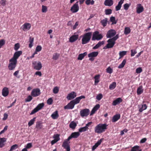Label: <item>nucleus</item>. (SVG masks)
Masks as SVG:
<instances>
[{"instance_id": "obj_59", "label": "nucleus", "mask_w": 151, "mask_h": 151, "mask_svg": "<svg viewBox=\"0 0 151 151\" xmlns=\"http://www.w3.org/2000/svg\"><path fill=\"white\" fill-rule=\"evenodd\" d=\"M20 47L19 44L18 43H16L15 44L14 49L16 51H17Z\"/></svg>"}, {"instance_id": "obj_25", "label": "nucleus", "mask_w": 151, "mask_h": 151, "mask_svg": "<svg viewBox=\"0 0 151 151\" xmlns=\"http://www.w3.org/2000/svg\"><path fill=\"white\" fill-rule=\"evenodd\" d=\"M100 107V105L99 104H96L92 109L90 113V115H93L95 113V112L97 111Z\"/></svg>"}, {"instance_id": "obj_21", "label": "nucleus", "mask_w": 151, "mask_h": 151, "mask_svg": "<svg viewBox=\"0 0 151 151\" xmlns=\"http://www.w3.org/2000/svg\"><path fill=\"white\" fill-rule=\"evenodd\" d=\"M78 35H74L70 37L69 41L70 42H73L76 41L78 38Z\"/></svg>"}, {"instance_id": "obj_1", "label": "nucleus", "mask_w": 151, "mask_h": 151, "mask_svg": "<svg viewBox=\"0 0 151 151\" xmlns=\"http://www.w3.org/2000/svg\"><path fill=\"white\" fill-rule=\"evenodd\" d=\"M108 125L106 124H99L94 128V132L95 133L101 134L104 132L107 129Z\"/></svg>"}, {"instance_id": "obj_48", "label": "nucleus", "mask_w": 151, "mask_h": 151, "mask_svg": "<svg viewBox=\"0 0 151 151\" xmlns=\"http://www.w3.org/2000/svg\"><path fill=\"white\" fill-rule=\"evenodd\" d=\"M60 134H56L54 135L53 137L54 138V139L57 141H58L60 140Z\"/></svg>"}, {"instance_id": "obj_13", "label": "nucleus", "mask_w": 151, "mask_h": 151, "mask_svg": "<svg viewBox=\"0 0 151 151\" xmlns=\"http://www.w3.org/2000/svg\"><path fill=\"white\" fill-rule=\"evenodd\" d=\"M89 110L88 109H85L81 110L80 111V115L82 117L87 116L89 112Z\"/></svg>"}, {"instance_id": "obj_17", "label": "nucleus", "mask_w": 151, "mask_h": 151, "mask_svg": "<svg viewBox=\"0 0 151 151\" xmlns=\"http://www.w3.org/2000/svg\"><path fill=\"white\" fill-rule=\"evenodd\" d=\"M76 93L74 91H72L68 95L66 98L68 100H71L76 97Z\"/></svg>"}, {"instance_id": "obj_54", "label": "nucleus", "mask_w": 151, "mask_h": 151, "mask_svg": "<svg viewBox=\"0 0 151 151\" xmlns=\"http://www.w3.org/2000/svg\"><path fill=\"white\" fill-rule=\"evenodd\" d=\"M59 91V90L57 86H56L53 89V93L55 94L57 93Z\"/></svg>"}, {"instance_id": "obj_39", "label": "nucleus", "mask_w": 151, "mask_h": 151, "mask_svg": "<svg viewBox=\"0 0 151 151\" xmlns=\"http://www.w3.org/2000/svg\"><path fill=\"white\" fill-rule=\"evenodd\" d=\"M77 126L76 124L74 122H70L69 125V127L72 129H74Z\"/></svg>"}, {"instance_id": "obj_41", "label": "nucleus", "mask_w": 151, "mask_h": 151, "mask_svg": "<svg viewBox=\"0 0 151 151\" xmlns=\"http://www.w3.org/2000/svg\"><path fill=\"white\" fill-rule=\"evenodd\" d=\"M147 106L146 104H144L142 105V107L139 108V111L140 112H142L143 110L146 109L147 108Z\"/></svg>"}, {"instance_id": "obj_33", "label": "nucleus", "mask_w": 151, "mask_h": 151, "mask_svg": "<svg viewBox=\"0 0 151 151\" xmlns=\"http://www.w3.org/2000/svg\"><path fill=\"white\" fill-rule=\"evenodd\" d=\"M34 40V38L33 37H30L29 38V47L30 48H31L33 46V42Z\"/></svg>"}, {"instance_id": "obj_14", "label": "nucleus", "mask_w": 151, "mask_h": 151, "mask_svg": "<svg viewBox=\"0 0 151 151\" xmlns=\"http://www.w3.org/2000/svg\"><path fill=\"white\" fill-rule=\"evenodd\" d=\"M31 24L28 23H24L21 27V29L24 31H26L29 30L31 27Z\"/></svg>"}, {"instance_id": "obj_16", "label": "nucleus", "mask_w": 151, "mask_h": 151, "mask_svg": "<svg viewBox=\"0 0 151 151\" xmlns=\"http://www.w3.org/2000/svg\"><path fill=\"white\" fill-rule=\"evenodd\" d=\"M75 104L72 101H71L68 104L64 107L65 109H72L74 107Z\"/></svg>"}, {"instance_id": "obj_22", "label": "nucleus", "mask_w": 151, "mask_h": 151, "mask_svg": "<svg viewBox=\"0 0 151 151\" xmlns=\"http://www.w3.org/2000/svg\"><path fill=\"white\" fill-rule=\"evenodd\" d=\"M137 12L138 14H139L144 11V8L141 4H138L137 5Z\"/></svg>"}, {"instance_id": "obj_35", "label": "nucleus", "mask_w": 151, "mask_h": 151, "mask_svg": "<svg viewBox=\"0 0 151 151\" xmlns=\"http://www.w3.org/2000/svg\"><path fill=\"white\" fill-rule=\"evenodd\" d=\"M87 55L86 52H84L83 53L80 54L78 56V60H81L85 56Z\"/></svg>"}, {"instance_id": "obj_40", "label": "nucleus", "mask_w": 151, "mask_h": 151, "mask_svg": "<svg viewBox=\"0 0 151 151\" xmlns=\"http://www.w3.org/2000/svg\"><path fill=\"white\" fill-rule=\"evenodd\" d=\"M88 129V128H87V127L85 126L83 127L80 128L78 129V132H85L87 131Z\"/></svg>"}, {"instance_id": "obj_29", "label": "nucleus", "mask_w": 151, "mask_h": 151, "mask_svg": "<svg viewBox=\"0 0 151 151\" xmlns=\"http://www.w3.org/2000/svg\"><path fill=\"white\" fill-rule=\"evenodd\" d=\"M59 115L58 113V111H56L53 112L51 115V117L54 119H56L59 117Z\"/></svg>"}, {"instance_id": "obj_3", "label": "nucleus", "mask_w": 151, "mask_h": 151, "mask_svg": "<svg viewBox=\"0 0 151 151\" xmlns=\"http://www.w3.org/2000/svg\"><path fill=\"white\" fill-rule=\"evenodd\" d=\"M92 35L91 32H88L85 33L82 36L81 40L82 44L84 45L88 43L91 40Z\"/></svg>"}, {"instance_id": "obj_36", "label": "nucleus", "mask_w": 151, "mask_h": 151, "mask_svg": "<svg viewBox=\"0 0 151 151\" xmlns=\"http://www.w3.org/2000/svg\"><path fill=\"white\" fill-rule=\"evenodd\" d=\"M142 88V86H140L138 87L137 90V93L138 95H140L143 92V89Z\"/></svg>"}, {"instance_id": "obj_32", "label": "nucleus", "mask_w": 151, "mask_h": 151, "mask_svg": "<svg viewBox=\"0 0 151 151\" xmlns=\"http://www.w3.org/2000/svg\"><path fill=\"white\" fill-rule=\"evenodd\" d=\"M142 150L140 147L138 145H135L132 147L130 151H142Z\"/></svg>"}, {"instance_id": "obj_42", "label": "nucleus", "mask_w": 151, "mask_h": 151, "mask_svg": "<svg viewBox=\"0 0 151 151\" xmlns=\"http://www.w3.org/2000/svg\"><path fill=\"white\" fill-rule=\"evenodd\" d=\"M126 63V59H124L123 60L122 63L120 64L119 66H118V68H119L120 69L124 67V65H125Z\"/></svg>"}, {"instance_id": "obj_60", "label": "nucleus", "mask_w": 151, "mask_h": 151, "mask_svg": "<svg viewBox=\"0 0 151 151\" xmlns=\"http://www.w3.org/2000/svg\"><path fill=\"white\" fill-rule=\"evenodd\" d=\"M142 71V70L141 68L139 67L136 69V73H139Z\"/></svg>"}, {"instance_id": "obj_55", "label": "nucleus", "mask_w": 151, "mask_h": 151, "mask_svg": "<svg viewBox=\"0 0 151 151\" xmlns=\"http://www.w3.org/2000/svg\"><path fill=\"white\" fill-rule=\"evenodd\" d=\"M130 4H129L127 3L125 4L124 5V9L125 10H127L129 8L130 6Z\"/></svg>"}, {"instance_id": "obj_44", "label": "nucleus", "mask_w": 151, "mask_h": 151, "mask_svg": "<svg viewBox=\"0 0 151 151\" xmlns=\"http://www.w3.org/2000/svg\"><path fill=\"white\" fill-rule=\"evenodd\" d=\"M127 52L126 51H120L119 52V59L123 57L124 56L126 55L127 54Z\"/></svg>"}, {"instance_id": "obj_11", "label": "nucleus", "mask_w": 151, "mask_h": 151, "mask_svg": "<svg viewBox=\"0 0 151 151\" xmlns=\"http://www.w3.org/2000/svg\"><path fill=\"white\" fill-rule=\"evenodd\" d=\"M40 91L38 88L34 89L31 92V94L32 96L35 97L39 96L40 94Z\"/></svg>"}, {"instance_id": "obj_51", "label": "nucleus", "mask_w": 151, "mask_h": 151, "mask_svg": "<svg viewBox=\"0 0 151 151\" xmlns=\"http://www.w3.org/2000/svg\"><path fill=\"white\" fill-rule=\"evenodd\" d=\"M18 147L17 145L15 144L12 146L9 151H12L17 149Z\"/></svg>"}, {"instance_id": "obj_58", "label": "nucleus", "mask_w": 151, "mask_h": 151, "mask_svg": "<svg viewBox=\"0 0 151 151\" xmlns=\"http://www.w3.org/2000/svg\"><path fill=\"white\" fill-rule=\"evenodd\" d=\"M106 72L109 74L113 72V70L110 67H108L106 69Z\"/></svg>"}, {"instance_id": "obj_10", "label": "nucleus", "mask_w": 151, "mask_h": 151, "mask_svg": "<svg viewBox=\"0 0 151 151\" xmlns=\"http://www.w3.org/2000/svg\"><path fill=\"white\" fill-rule=\"evenodd\" d=\"M116 31L114 29H111L109 30L107 32L106 37L107 38H111L114 37L116 34Z\"/></svg>"}, {"instance_id": "obj_34", "label": "nucleus", "mask_w": 151, "mask_h": 151, "mask_svg": "<svg viewBox=\"0 0 151 151\" xmlns=\"http://www.w3.org/2000/svg\"><path fill=\"white\" fill-rule=\"evenodd\" d=\"M107 22L108 19L106 18L101 21V23L103 27H105L107 24Z\"/></svg>"}, {"instance_id": "obj_19", "label": "nucleus", "mask_w": 151, "mask_h": 151, "mask_svg": "<svg viewBox=\"0 0 151 151\" xmlns=\"http://www.w3.org/2000/svg\"><path fill=\"white\" fill-rule=\"evenodd\" d=\"M85 98L84 96H80L76 98L75 99L72 100V101L75 105L78 104L80 100L82 99H85Z\"/></svg>"}, {"instance_id": "obj_4", "label": "nucleus", "mask_w": 151, "mask_h": 151, "mask_svg": "<svg viewBox=\"0 0 151 151\" xmlns=\"http://www.w3.org/2000/svg\"><path fill=\"white\" fill-rule=\"evenodd\" d=\"M103 38V36L101 34H99V31H96L94 32L92 35L91 40L93 41L99 40Z\"/></svg>"}, {"instance_id": "obj_8", "label": "nucleus", "mask_w": 151, "mask_h": 151, "mask_svg": "<svg viewBox=\"0 0 151 151\" xmlns=\"http://www.w3.org/2000/svg\"><path fill=\"white\" fill-rule=\"evenodd\" d=\"M79 1H77L71 8L70 10L72 13L77 12L79 10V7L78 5Z\"/></svg>"}, {"instance_id": "obj_23", "label": "nucleus", "mask_w": 151, "mask_h": 151, "mask_svg": "<svg viewBox=\"0 0 151 151\" xmlns=\"http://www.w3.org/2000/svg\"><path fill=\"white\" fill-rule=\"evenodd\" d=\"M122 101V99L121 98H118L115 100H114L112 103L113 106H116V105L119 104Z\"/></svg>"}, {"instance_id": "obj_28", "label": "nucleus", "mask_w": 151, "mask_h": 151, "mask_svg": "<svg viewBox=\"0 0 151 151\" xmlns=\"http://www.w3.org/2000/svg\"><path fill=\"white\" fill-rule=\"evenodd\" d=\"M98 52H93L88 54V57L89 58L95 57L98 55Z\"/></svg>"}, {"instance_id": "obj_57", "label": "nucleus", "mask_w": 151, "mask_h": 151, "mask_svg": "<svg viewBox=\"0 0 151 151\" xmlns=\"http://www.w3.org/2000/svg\"><path fill=\"white\" fill-rule=\"evenodd\" d=\"M103 98V95L102 94L99 93L96 96V99L98 100H100Z\"/></svg>"}, {"instance_id": "obj_53", "label": "nucleus", "mask_w": 151, "mask_h": 151, "mask_svg": "<svg viewBox=\"0 0 151 151\" xmlns=\"http://www.w3.org/2000/svg\"><path fill=\"white\" fill-rule=\"evenodd\" d=\"M47 11V7L44 5L42 6V12L45 13Z\"/></svg>"}, {"instance_id": "obj_63", "label": "nucleus", "mask_w": 151, "mask_h": 151, "mask_svg": "<svg viewBox=\"0 0 151 151\" xmlns=\"http://www.w3.org/2000/svg\"><path fill=\"white\" fill-rule=\"evenodd\" d=\"M42 49L41 46L40 45H38L36 48L35 50L36 51L40 52Z\"/></svg>"}, {"instance_id": "obj_52", "label": "nucleus", "mask_w": 151, "mask_h": 151, "mask_svg": "<svg viewBox=\"0 0 151 151\" xmlns=\"http://www.w3.org/2000/svg\"><path fill=\"white\" fill-rule=\"evenodd\" d=\"M32 99V96L29 95L28 96L26 99H25V102H30Z\"/></svg>"}, {"instance_id": "obj_7", "label": "nucleus", "mask_w": 151, "mask_h": 151, "mask_svg": "<svg viewBox=\"0 0 151 151\" xmlns=\"http://www.w3.org/2000/svg\"><path fill=\"white\" fill-rule=\"evenodd\" d=\"M70 140H68V138L65 139L63 141L62 146L64 149H66V151H70V148L69 144L70 142Z\"/></svg>"}, {"instance_id": "obj_27", "label": "nucleus", "mask_w": 151, "mask_h": 151, "mask_svg": "<svg viewBox=\"0 0 151 151\" xmlns=\"http://www.w3.org/2000/svg\"><path fill=\"white\" fill-rule=\"evenodd\" d=\"M124 0H121L118 3V4L115 7V10L116 11L120 10L122 7V5L123 3Z\"/></svg>"}, {"instance_id": "obj_20", "label": "nucleus", "mask_w": 151, "mask_h": 151, "mask_svg": "<svg viewBox=\"0 0 151 151\" xmlns=\"http://www.w3.org/2000/svg\"><path fill=\"white\" fill-rule=\"evenodd\" d=\"M104 140L103 138H101L100 139V140H99L94 145H93L92 148V151L94 150L95 149H96L97 147L98 146L100 145L103 140Z\"/></svg>"}, {"instance_id": "obj_24", "label": "nucleus", "mask_w": 151, "mask_h": 151, "mask_svg": "<svg viewBox=\"0 0 151 151\" xmlns=\"http://www.w3.org/2000/svg\"><path fill=\"white\" fill-rule=\"evenodd\" d=\"M114 4L113 0H105L104 4L106 6H112Z\"/></svg>"}, {"instance_id": "obj_38", "label": "nucleus", "mask_w": 151, "mask_h": 151, "mask_svg": "<svg viewBox=\"0 0 151 151\" xmlns=\"http://www.w3.org/2000/svg\"><path fill=\"white\" fill-rule=\"evenodd\" d=\"M42 124L41 122H37L36 123V128L38 129H41L42 127Z\"/></svg>"}, {"instance_id": "obj_56", "label": "nucleus", "mask_w": 151, "mask_h": 151, "mask_svg": "<svg viewBox=\"0 0 151 151\" xmlns=\"http://www.w3.org/2000/svg\"><path fill=\"white\" fill-rule=\"evenodd\" d=\"M131 57L134 56L135 54L137 53V52L135 50H131Z\"/></svg>"}, {"instance_id": "obj_9", "label": "nucleus", "mask_w": 151, "mask_h": 151, "mask_svg": "<svg viewBox=\"0 0 151 151\" xmlns=\"http://www.w3.org/2000/svg\"><path fill=\"white\" fill-rule=\"evenodd\" d=\"M32 64L34 68L36 70H40L42 68V64L40 61H34L32 63Z\"/></svg>"}, {"instance_id": "obj_46", "label": "nucleus", "mask_w": 151, "mask_h": 151, "mask_svg": "<svg viewBox=\"0 0 151 151\" xmlns=\"http://www.w3.org/2000/svg\"><path fill=\"white\" fill-rule=\"evenodd\" d=\"M59 56V54L56 53L53 54L52 58L54 60H56L58 58Z\"/></svg>"}, {"instance_id": "obj_37", "label": "nucleus", "mask_w": 151, "mask_h": 151, "mask_svg": "<svg viewBox=\"0 0 151 151\" xmlns=\"http://www.w3.org/2000/svg\"><path fill=\"white\" fill-rule=\"evenodd\" d=\"M100 75H96L94 77L95 79V85H97V83L99 82V79L100 78Z\"/></svg>"}, {"instance_id": "obj_64", "label": "nucleus", "mask_w": 151, "mask_h": 151, "mask_svg": "<svg viewBox=\"0 0 151 151\" xmlns=\"http://www.w3.org/2000/svg\"><path fill=\"white\" fill-rule=\"evenodd\" d=\"M6 0H1L0 3L3 6H4L6 4Z\"/></svg>"}, {"instance_id": "obj_15", "label": "nucleus", "mask_w": 151, "mask_h": 151, "mask_svg": "<svg viewBox=\"0 0 151 151\" xmlns=\"http://www.w3.org/2000/svg\"><path fill=\"white\" fill-rule=\"evenodd\" d=\"M80 135V133L78 132H75L71 133L70 136L68 138V140H70L72 138H77Z\"/></svg>"}, {"instance_id": "obj_2", "label": "nucleus", "mask_w": 151, "mask_h": 151, "mask_svg": "<svg viewBox=\"0 0 151 151\" xmlns=\"http://www.w3.org/2000/svg\"><path fill=\"white\" fill-rule=\"evenodd\" d=\"M119 37V35L117 34L112 38L109 39L107 41L108 43L106 46V48H111L113 47L115 44V41Z\"/></svg>"}, {"instance_id": "obj_31", "label": "nucleus", "mask_w": 151, "mask_h": 151, "mask_svg": "<svg viewBox=\"0 0 151 151\" xmlns=\"http://www.w3.org/2000/svg\"><path fill=\"white\" fill-rule=\"evenodd\" d=\"M6 141V139L5 138H0V147L2 148L4 147L5 144L4 143Z\"/></svg>"}, {"instance_id": "obj_30", "label": "nucleus", "mask_w": 151, "mask_h": 151, "mask_svg": "<svg viewBox=\"0 0 151 151\" xmlns=\"http://www.w3.org/2000/svg\"><path fill=\"white\" fill-rule=\"evenodd\" d=\"M104 41H99L95 46L93 47V49H98L104 44Z\"/></svg>"}, {"instance_id": "obj_62", "label": "nucleus", "mask_w": 151, "mask_h": 151, "mask_svg": "<svg viewBox=\"0 0 151 151\" xmlns=\"http://www.w3.org/2000/svg\"><path fill=\"white\" fill-rule=\"evenodd\" d=\"M5 41L3 39H2L0 40V48L5 44Z\"/></svg>"}, {"instance_id": "obj_26", "label": "nucleus", "mask_w": 151, "mask_h": 151, "mask_svg": "<svg viewBox=\"0 0 151 151\" xmlns=\"http://www.w3.org/2000/svg\"><path fill=\"white\" fill-rule=\"evenodd\" d=\"M120 118V115L119 114H117L114 115L112 117V122H115L117 121Z\"/></svg>"}, {"instance_id": "obj_49", "label": "nucleus", "mask_w": 151, "mask_h": 151, "mask_svg": "<svg viewBox=\"0 0 151 151\" xmlns=\"http://www.w3.org/2000/svg\"><path fill=\"white\" fill-rule=\"evenodd\" d=\"M110 20L112 22V24H115L117 23V21L115 20V18L114 17H111L110 18Z\"/></svg>"}, {"instance_id": "obj_5", "label": "nucleus", "mask_w": 151, "mask_h": 151, "mask_svg": "<svg viewBox=\"0 0 151 151\" xmlns=\"http://www.w3.org/2000/svg\"><path fill=\"white\" fill-rule=\"evenodd\" d=\"M9 64L8 65V68L9 70H14L17 66V62L12 59L9 60Z\"/></svg>"}, {"instance_id": "obj_12", "label": "nucleus", "mask_w": 151, "mask_h": 151, "mask_svg": "<svg viewBox=\"0 0 151 151\" xmlns=\"http://www.w3.org/2000/svg\"><path fill=\"white\" fill-rule=\"evenodd\" d=\"M22 54V51H17L14 53L13 57L11 59L17 62V59Z\"/></svg>"}, {"instance_id": "obj_47", "label": "nucleus", "mask_w": 151, "mask_h": 151, "mask_svg": "<svg viewBox=\"0 0 151 151\" xmlns=\"http://www.w3.org/2000/svg\"><path fill=\"white\" fill-rule=\"evenodd\" d=\"M36 118L35 117L34 118L32 119H31L28 123V125L30 127L33 125L35 121Z\"/></svg>"}, {"instance_id": "obj_6", "label": "nucleus", "mask_w": 151, "mask_h": 151, "mask_svg": "<svg viewBox=\"0 0 151 151\" xmlns=\"http://www.w3.org/2000/svg\"><path fill=\"white\" fill-rule=\"evenodd\" d=\"M44 105V104L43 103H40L38 104L37 107L32 111L30 114L32 115L38 111L43 107Z\"/></svg>"}, {"instance_id": "obj_45", "label": "nucleus", "mask_w": 151, "mask_h": 151, "mask_svg": "<svg viewBox=\"0 0 151 151\" xmlns=\"http://www.w3.org/2000/svg\"><path fill=\"white\" fill-rule=\"evenodd\" d=\"M116 86V83L115 82H113L109 86V88L110 90L114 89Z\"/></svg>"}, {"instance_id": "obj_43", "label": "nucleus", "mask_w": 151, "mask_h": 151, "mask_svg": "<svg viewBox=\"0 0 151 151\" xmlns=\"http://www.w3.org/2000/svg\"><path fill=\"white\" fill-rule=\"evenodd\" d=\"M131 32V30L129 27H126L124 28V34L127 35L130 33Z\"/></svg>"}, {"instance_id": "obj_61", "label": "nucleus", "mask_w": 151, "mask_h": 151, "mask_svg": "<svg viewBox=\"0 0 151 151\" xmlns=\"http://www.w3.org/2000/svg\"><path fill=\"white\" fill-rule=\"evenodd\" d=\"M53 102V100L51 98H49L47 101V103L49 105H51Z\"/></svg>"}, {"instance_id": "obj_18", "label": "nucleus", "mask_w": 151, "mask_h": 151, "mask_svg": "<svg viewBox=\"0 0 151 151\" xmlns=\"http://www.w3.org/2000/svg\"><path fill=\"white\" fill-rule=\"evenodd\" d=\"M9 92L8 88L6 87H5L2 90V95L4 97H6L8 95Z\"/></svg>"}, {"instance_id": "obj_50", "label": "nucleus", "mask_w": 151, "mask_h": 151, "mask_svg": "<svg viewBox=\"0 0 151 151\" xmlns=\"http://www.w3.org/2000/svg\"><path fill=\"white\" fill-rule=\"evenodd\" d=\"M106 15H109L112 13V10L111 9H106L105 11Z\"/></svg>"}]
</instances>
